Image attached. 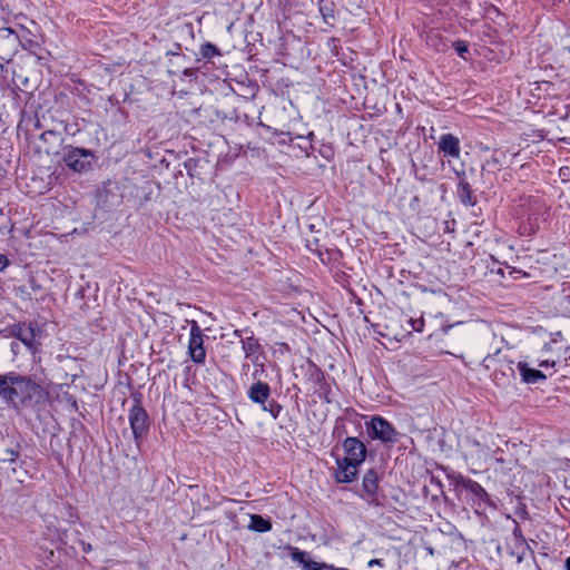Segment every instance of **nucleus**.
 <instances>
[{
	"label": "nucleus",
	"instance_id": "f257e3e1",
	"mask_svg": "<svg viewBox=\"0 0 570 570\" xmlns=\"http://www.w3.org/2000/svg\"><path fill=\"white\" fill-rule=\"evenodd\" d=\"M0 399L20 415L45 403L47 392L30 376L8 372L0 374Z\"/></svg>",
	"mask_w": 570,
	"mask_h": 570
},
{
	"label": "nucleus",
	"instance_id": "f03ea898",
	"mask_svg": "<svg viewBox=\"0 0 570 570\" xmlns=\"http://www.w3.org/2000/svg\"><path fill=\"white\" fill-rule=\"evenodd\" d=\"M130 429L137 445L147 436L150 428V420L147 411L141 405L140 394L134 395L132 404L128 412Z\"/></svg>",
	"mask_w": 570,
	"mask_h": 570
},
{
	"label": "nucleus",
	"instance_id": "7ed1b4c3",
	"mask_svg": "<svg viewBox=\"0 0 570 570\" xmlns=\"http://www.w3.org/2000/svg\"><path fill=\"white\" fill-rule=\"evenodd\" d=\"M366 432L371 439L380 440L384 444H395L400 438L395 428L381 416H374L366 423Z\"/></svg>",
	"mask_w": 570,
	"mask_h": 570
},
{
	"label": "nucleus",
	"instance_id": "20e7f679",
	"mask_svg": "<svg viewBox=\"0 0 570 570\" xmlns=\"http://www.w3.org/2000/svg\"><path fill=\"white\" fill-rule=\"evenodd\" d=\"M94 153L89 149L66 146L63 148L62 160L68 168L76 173H83L91 167Z\"/></svg>",
	"mask_w": 570,
	"mask_h": 570
},
{
	"label": "nucleus",
	"instance_id": "39448f33",
	"mask_svg": "<svg viewBox=\"0 0 570 570\" xmlns=\"http://www.w3.org/2000/svg\"><path fill=\"white\" fill-rule=\"evenodd\" d=\"M500 351H497L493 355H488L484 358V362L488 363H498L499 368H495L492 373L493 381L497 385H505L509 384L515 376V372L513 368V361L501 358L499 356Z\"/></svg>",
	"mask_w": 570,
	"mask_h": 570
},
{
	"label": "nucleus",
	"instance_id": "423d86ee",
	"mask_svg": "<svg viewBox=\"0 0 570 570\" xmlns=\"http://www.w3.org/2000/svg\"><path fill=\"white\" fill-rule=\"evenodd\" d=\"M188 351H189L191 360L195 363L202 364L205 361L206 352L204 348L203 333H202V330L196 321L190 322V336H189Z\"/></svg>",
	"mask_w": 570,
	"mask_h": 570
},
{
	"label": "nucleus",
	"instance_id": "0eeeda50",
	"mask_svg": "<svg viewBox=\"0 0 570 570\" xmlns=\"http://www.w3.org/2000/svg\"><path fill=\"white\" fill-rule=\"evenodd\" d=\"M380 476L374 469H370L365 472L362 481V488L364 494L361 497L365 499L372 505H379L377 490H379Z\"/></svg>",
	"mask_w": 570,
	"mask_h": 570
},
{
	"label": "nucleus",
	"instance_id": "6e6552de",
	"mask_svg": "<svg viewBox=\"0 0 570 570\" xmlns=\"http://www.w3.org/2000/svg\"><path fill=\"white\" fill-rule=\"evenodd\" d=\"M343 449L346 453L345 459L361 464L366 458V446L357 438H346L343 442Z\"/></svg>",
	"mask_w": 570,
	"mask_h": 570
},
{
	"label": "nucleus",
	"instance_id": "1a4fd4ad",
	"mask_svg": "<svg viewBox=\"0 0 570 570\" xmlns=\"http://www.w3.org/2000/svg\"><path fill=\"white\" fill-rule=\"evenodd\" d=\"M336 464L337 470L334 474L336 482L351 483L355 480L357 474V468L360 464H356L355 462L347 460L345 458L336 459Z\"/></svg>",
	"mask_w": 570,
	"mask_h": 570
},
{
	"label": "nucleus",
	"instance_id": "9d476101",
	"mask_svg": "<svg viewBox=\"0 0 570 570\" xmlns=\"http://www.w3.org/2000/svg\"><path fill=\"white\" fill-rule=\"evenodd\" d=\"M289 550L292 560L299 563L305 570H334L333 567L326 563L311 560L308 553L299 550L298 548L291 547Z\"/></svg>",
	"mask_w": 570,
	"mask_h": 570
},
{
	"label": "nucleus",
	"instance_id": "9b49d317",
	"mask_svg": "<svg viewBox=\"0 0 570 570\" xmlns=\"http://www.w3.org/2000/svg\"><path fill=\"white\" fill-rule=\"evenodd\" d=\"M240 342L245 357L250 360L253 364H258L263 356V348L258 341L253 335H249L242 337Z\"/></svg>",
	"mask_w": 570,
	"mask_h": 570
},
{
	"label": "nucleus",
	"instance_id": "f8f14e48",
	"mask_svg": "<svg viewBox=\"0 0 570 570\" xmlns=\"http://www.w3.org/2000/svg\"><path fill=\"white\" fill-rule=\"evenodd\" d=\"M40 141L45 144L43 151L47 155H57L63 144V137L59 131L46 130L40 135Z\"/></svg>",
	"mask_w": 570,
	"mask_h": 570
},
{
	"label": "nucleus",
	"instance_id": "ddd939ff",
	"mask_svg": "<svg viewBox=\"0 0 570 570\" xmlns=\"http://www.w3.org/2000/svg\"><path fill=\"white\" fill-rule=\"evenodd\" d=\"M271 387L267 383L258 381L248 390V397L257 404L264 405L269 399Z\"/></svg>",
	"mask_w": 570,
	"mask_h": 570
},
{
	"label": "nucleus",
	"instance_id": "4468645a",
	"mask_svg": "<svg viewBox=\"0 0 570 570\" xmlns=\"http://www.w3.org/2000/svg\"><path fill=\"white\" fill-rule=\"evenodd\" d=\"M439 149L443 151L445 155H449L453 158H458L460 156L461 150L460 140L452 134H445L440 138Z\"/></svg>",
	"mask_w": 570,
	"mask_h": 570
},
{
	"label": "nucleus",
	"instance_id": "2eb2a0df",
	"mask_svg": "<svg viewBox=\"0 0 570 570\" xmlns=\"http://www.w3.org/2000/svg\"><path fill=\"white\" fill-rule=\"evenodd\" d=\"M518 368L520 371L522 382L527 384H534L547 379L546 374L539 370L530 367L527 362H519Z\"/></svg>",
	"mask_w": 570,
	"mask_h": 570
},
{
	"label": "nucleus",
	"instance_id": "dca6fc26",
	"mask_svg": "<svg viewBox=\"0 0 570 570\" xmlns=\"http://www.w3.org/2000/svg\"><path fill=\"white\" fill-rule=\"evenodd\" d=\"M459 483L461 487L470 491L480 501H483L484 503H488L490 501L488 492L476 481L462 478Z\"/></svg>",
	"mask_w": 570,
	"mask_h": 570
},
{
	"label": "nucleus",
	"instance_id": "f3484780",
	"mask_svg": "<svg viewBox=\"0 0 570 570\" xmlns=\"http://www.w3.org/2000/svg\"><path fill=\"white\" fill-rule=\"evenodd\" d=\"M248 528L256 532H267L272 529V522L259 514H253Z\"/></svg>",
	"mask_w": 570,
	"mask_h": 570
},
{
	"label": "nucleus",
	"instance_id": "a211bd4d",
	"mask_svg": "<svg viewBox=\"0 0 570 570\" xmlns=\"http://www.w3.org/2000/svg\"><path fill=\"white\" fill-rule=\"evenodd\" d=\"M320 12L322 14L323 21L330 26L334 27L336 18H335V9L333 3L321 2L320 3Z\"/></svg>",
	"mask_w": 570,
	"mask_h": 570
},
{
	"label": "nucleus",
	"instance_id": "6ab92c4d",
	"mask_svg": "<svg viewBox=\"0 0 570 570\" xmlns=\"http://www.w3.org/2000/svg\"><path fill=\"white\" fill-rule=\"evenodd\" d=\"M458 195L462 204L464 205H474V200L472 197V190L470 185L466 181H460L458 188Z\"/></svg>",
	"mask_w": 570,
	"mask_h": 570
},
{
	"label": "nucleus",
	"instance_id": "aec40b11",
	"mask_svg": "<svg viewBox=\"0 0 570 570\" xmlns=\"http://www.w3.org/2000/svg\"><path fill=\"white\" fill-rule=\"evenodd\" d=\"M19 456V445L0 449V461L14 463Z\"/></svg>",
	"mask_w": 570,
	"mask_h": 570
},
{
	"label": "nucleus",
	"instance_id": "412c9836",
	"mask_svg": "<svg viewBox=\"0 0 570 570\" xmlns=\"http://www.w3.org/2000/svg\"><path fill=\"white\" fill-rule=\"evenodd\" d=\"M200 53H202L203 58L212 59L213 57L219 55V50L215 45H213L210 42H206L205 45L202 46Z\"/></svg>",
	"mask_w": 570,
	"mask_h": 570
},
{
	"label": "nucleus",
	"instance_id": "4be33fe9",
	"mask_svg": "<svg viewBox=\"0 0 570 570\" xmlns=\"http://www.w3.org/2000/svg\"><path fill=\"white\" fill-rule=\"evenodd\" d=\"M17 337L28 347H32V344L35 342V334L31 328L20 331Z\"/></svg>",
	"mask_w": 570,
	"mask_h": 570
},
{
	"label": "nucleus",
	"instance_id": "5701e85b",
	"mask_svg": "<svg viewBox=\"0 0 570 570\" xmlns=\"http://www.w3.org/2000/svg\"><path fill=\"white\" fill-rule=\"evenodd\" d=\"M262 409L264 411L271 413V415L274 419H276L279 415L282 406L278 403H276L274 400H271V401H267L266 403H264V405H262Z\"/></svg>",
	"mask_w": 570,
	"mask_h": 570
},
{
	"label": "nucleus",
	"instance_id": "b1692460",
	"mask_svg": "<svg viewBox=\"0 0 570 570\" xmlns=\"http://www.w3.org/2000/svg\"><path fill=\"white\" fill-rule=\"evenodd\" d=\"M453 46H454L455 51L459 53V56L464 58V53L468 52V47H466L465 42L455 41Z\"/></svg>",
	"mask_w": 570,
	"mask_h": 570
},
{
	"label": "nucleus",
	"instance_id": "393cba45",
	"mask_svg": "<svg viewBox=\"0 0 570 570\" xmlns=\"http://www.w3.org/2000/svg\"><path fill=\"white\" fill-rule=\"evenodd\" d=\"M410 323H411L413 330L417 331V332L422 331V327L424 325V321L422 318H419V320L411 318Z\"/></svg>",
	"mask_w": 570,
	"mask_h": 570
},
{
	"label": "nucleus",
	"instance_id": "a878e982",
	"mask_svg": "<svg viewBox=\"0 0 570 570\" xmlns=\"http://www.w3.org/2000/svg\"><path fill=\"white\" fill-rule=\"evenodd\" d=\"M9 266V259L6 255L0 254V272L4 271Z\"/></svg>",
	"mask_w": 570,
	"mask_h": 570
},
{
	"label": "nucleus",
	"instance_id": "bb28decb",
	"mask_svg": "<svg viewBox=\"0 0 570 570\" xmlns=\"http://www.w3.org/2000/svg\"><path fill=\"white\" fill-rule=\"evenodd\" d=\"M367 566L368 567H373V566L383 567V562H382V559H372L368 561Z\"/></svg>",
	"mask_w": 570,
	"mask_h": 570
},
{
	"label": "nucleus",
	"instance_id": "cd10ccee",
	"mask_svg": "<svg viewBox=\"0 0 570 570\" xmlns=\"http://www.w3.org/2000/svg\"><path fill=\"white\" fill-rule=\"evenodd\" d=\"M554 364H556V363H554L553 361H552V362H550V361L546 360V361L540 362V363H539V366H541V367H548V366H554Z\"/></svg>",
	"mask_w": 570,
	"mask_h": 570
},
{
	"label": "nucleus",
	"instance_id": "c85d7f7f",
	"mask_svg": "<svg viewBox=\"0 0 570 570\" xmlns=\"http://www.w3.org/2000/svg\"><path fill=\"white\" fill-rule=\"evenodd\" d=\"M513 534L515 535V538L523 540V538L521 535V529L518 525L514 528Z\"/></svg>",
	"mask_w": 570,
	"mask_h": 570
},
{
	"label": "nucleus",
	"instance_id": "c756f323",
	"mask_svg": "<svg viewBox=\"0 0 570 570\" xmlns=\"http://www.w3.org/2000/svg\"><path fill=\"white\" fill-rule=\"evenodd\" d=\"M564 567H566V570H570V557L566 559Z\"/></svg>",
	"mask_w": 570,
	"mask_h": 570
},
{
	"label": "nucleus",
	"instance_id": "7c9ffc66",
	"mask_svg": "<svg viewBox=\"0 0 570 570\" xmlns=\"http://www.w3.org/2000/svg\"><path fill=\"white\" fill-rule=\"evenodd\" d=\"M23 474H27V472H26V471H23ZM17 479H18V481H19V482H22V481H23V480H22V473H19V474H18V476H17Z\"/></svg>",
	"mask_w": 570,
	"mask_h": 570
},
{
	"label": "nucleus",
	"instance_id": "2f4dec72",
	"mask_svg": "<svg viewBox=\"0 0 570 570\" xmlns=\"http://www.w3.org/2000/svg\"><path fill=\"white\" fill-rule=\"evenodd\" d=\"M2 31L8 32V33H13V30L11 28H4V29H2Z\"/></svg>",
	"mask_w": 570,
	"mask_h": 570
},
{
	"label": "nucleus",
	"instance_id": "473e14b6",
	"mask_svg": "<svg viewBox=\"0 0 570 570\" xmlns=\"http://www.w3.org/2000/svg\"><path fill=\"white\" fill-rule=\"evenodd\" d=\"M89 549H91V546H90V544H88V547L83 548V551H87V550H89Z\"/></svg>",
	"mask_w": 570,
	"mask_h": 570
},
{
	"label": "nucleus",
	"instance_id": "72a5a7b5",
	"mask_svg": "<svg viewBox=\"0 0 570 570\" xmlns=\"http://www.w3.org/2000/svg\"><path fill=\"white\" fill-rule=\"evenodd\" d=\"M89 549H91V546H90V544H88V547L83 548V551H87V550H89Z\"/></svg>",
	"mask_w": 570,
	"mask_h": 570
},
{
	"label": "nucleus",
	"instance_id": "f704fd0d",
	"mask_svg": "<svg viewBox=\"0 0 570 570\" xmlns=\"http://www.w3.org/2000/svg\"><path fill=\"white\" fill-rule=\"evenodd\" d=\"M89 549H91V546H90V544H88V547L83 548V551H87V550H89Z\"/></svg>",
	"mask_w": 570,
	"mask_h": 570
},
{
	"label": "nucleus",
	"instance_id": "c9c22d12",
	"mask_svg": "<svg viewBox=\"0 0 570 570\" xmlns=\"http://www.w3.org/2000/svg\"><path fill=\"white\" fill-rule=\"evenodd\" d=\"M517 559L520 562L523 559V556H518Z\"/></svg>",
	"mask_w": 570,
	"mask_h": 570
}]
</instances>
